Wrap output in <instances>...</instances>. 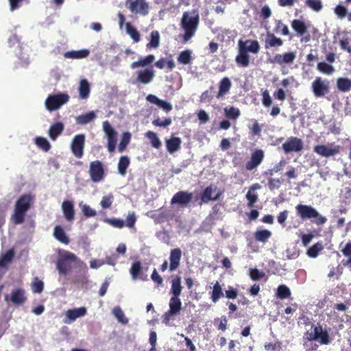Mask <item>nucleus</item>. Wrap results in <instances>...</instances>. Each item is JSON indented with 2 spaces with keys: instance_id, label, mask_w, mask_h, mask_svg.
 Returning <instances> with one entry per match:
<instances>
[{
  "instance_id": "aec40b11",
  "label": "nucleus",
  "mask_w": 351,
  "mask_h": 351,
  "mask_svg": "<svg viewBox=\"0 0 351 351\" xmlns=\"http://www.w3.org/2000/svg\"><path fill=\"white\" fill-rule=\"evenodd\" d=\"M5 299L6 301L10 300L15 305H21L27 300V298L25 295V290L21 288L13 290L10 298L9 295H6Z\"/></svg>"
},
{
  "instance_id": "423d86ee",
  "label": "nucleus",
  "mask_w": 351,
  "mask_h": 351,
  "mask_svg": "<svg viewBox=\"0 0 351 351\" xmlns=\"http://www.w3.org/2000/svg\"><path fill=\"white\" fill-rule=\"evenodd\" d=\"M76 260L77 256L69 251H64L61 253L56 263L57 269L59 273L64 275L67 274L71 269V263Z\"/></svg>"
},
{
  "instance_id": "5701e85b",
  "label": "nucleus",
  "mask_w": 351,
  "mask_h": 351,
  "mask_svg": "<svg viewBox=\"0 0 351 351\" xmlns=\"http://www.w3.org/2000/svg\"><path fill=\"white\" fill-rule=\"evenodd\" d=\"M62 210L66 221H72L75 219V209L73 202L64 200L62 204Z\"/></svg>"
},
{
  "instance_id": "8fccbe9b",
  "label": "nucleus",
  "mask_w": 351,
  "mask_h": 351,
  "mask_svg": "<svg viewBox=\"0 0 351 351\" xmlns=\"http://www.w3.org/2000/svg\"><path fill=\"white\" fill-rule=\"evenodd\" d=\"M274 32L276 33H281L283 36H288L289 30L287 25L284 24L280 20L276 21Z\"/></svg>"
},
{
  "instance_id": "37998d69",
  "label": "nucleus",
  "mask_w": 351,
  "mask_h": 351,
  "mask_svg": "<svg viewBox=\"0 0 351 351\" xmlns=\"http://www.w3.org/2000/svg\"><path fill=\"white\" fill-rule=\"evenodd\" d=\"M130 165V159L126 156H121L118 162L119 173L124 176L126 173V170Z\"/></svg>"
},
{
  "instance_id": "c03bdc74",
  "label": "nucleus",
  "mask_w": 351,
  "mask_h": 351,
  "mask_svg": "<svg viewBox=\"0 0 351 351\" xmlns=\"http://www.w3.org/2000/svg\"><path fill=\"white\" fill-rule=\"evenodd\" d=\"M160 44V34L158 31H152L150 34V41L147 44V49H156Z\"/></svg>"
},
{
  "instance_id": "4468645a",
  "label": "nucleus",
  "mask_w": 351,
  "mask_h": 351,
  "mask_svg": "<svg viewBox=\"0 0 351 351\" xmlns=\"http://www.w3.org/2000/svg\"><path fill=\"white\" fill-rule=\"evenodd\" d=\"M193 199L192 193L180 191L177 192L171 199V204H179L182 207H186Z\"/></svg>"
},
{
  "instance_id": "4c0bfd02",
  "label": "nucleus",
  "mask_w": 351,
  "mask_h": 351,
  "mask_svg": "<svg viewBox=\"0 0 351 351\" xmlns=\"http://www.w3.org/2000/svg\"><path fill=\"white\" fill-rule=\"evenodd\" d=\"M95 117V113L93 111H90L84 114L78 116L76 118V123L80 125H85L92 121Z\"/></svg>"
},
{
  "instance_id": "a211bd4d",
  "label": "nucleus",
  "mask_w": 351,
  "mask_h": 351,
  "mask_svg": "<svg viewBox=\"0 0 351 351\" xmlns=\"http://www.w3.org/2000/svg\"><path fill=\"white\" fill-rule=\"evenodd\" d=\"M155 72L152 69H145L136 72V83L148 84L154 78Z\"/></svg>"
},
{
  "instance_id": "052dcab7",
  "label": "nucleus",
  "mask_w": 351,
  "mask_h": 351,
  "mask_svg": "<svg viewBox=\"0 0 351 351\" xmlns=\"http://www.w3.org/2000/svg\"><path fill=\"white\" fill-rule=\"evenodd\" d=\"M81 209L83 215L86 217H93L97 215L96 210L92 208L89 205H82L81 206Z\"/></svg>"
},
{
  "instance_id": "0eeeda50",
  "label": "nucleus",
  "mask_w": 351,
  "mask_h": 351,
  "mask_svg": "<svg viewBox=\"0 0 351 351\" xmlns=\"http://www.w3.org/2000/svg\"><path fill=\"white\" fill-rule=\"evenodd\" d=\"M311 88L315 97H324L330 93V81L317 77L311 83Z\"/></svg>"
},
{
  "instance_id": "c756f323",
  "label": "nucleus",
  "mask_w": 351,
  "mask_h": 351,
  "mask_svg": "<svg viewBox=\"0 0 351 351\" xmlns=\"http://www.w3.org/2000/svg\"><path fill=\"white\" fill-rule=\"evenodd\" d=\"M182 141L179 137H171L166 141L167 151L170 154H173L180 149Z\"/></svg>"
},
{
  "instance_id": "dca6fc26",
  "label": "nucleus",
  "mask_w": 351,
  "mask_h": 351,
  "mask_svg": "<svg viewBox=\"0 0 351 351\" xmlns=\"http://www.w3.org/2000/svg\"><path fill=\"white\" fill-rule=\"evenodd\" d=\"M282 147L285 153L299 152L303 149V143L299 138L291 137L282 144Z\"/></svg>"
},
{
  "instance_id": "20e7f679",
  "label": "nucleus",
  "mask_w": 351,
  "mask_h": 351,
  "mask_svg": "<svg viewBox=\"0 0 351 351\" xmlns=\"http://www.w3.org/2000/svg\"><path fill=\"white\" fill-rule=\"evenodd\" d=\"M199 18L198 14L193 16L189 12H184L182 14L180 25L184 29V42L189 40L194 35L199 25Z\"/></svg>"
},
{
  "instance_id": "c85d7f7f",
  "label": "nucleus",
  "mask_w": 351,
  "mask_h": 351,
  "mask_svg": "<svg viewBox=\"0 0 351 351\" xmlns=\"http://www.w3.org/2000/svg\"><path fill=\"white\" fill-rule=\"evenodd\" d=\"M64 125L62 122H56L51 125L49 130V136L51 140L55 141L62 134Z\"/></svg>"
},
{
  "instance_id": "393cba45",
  "label": "nucleus",
  "mask_w": 351,
  "mask_h": 351,
  "mask_svg": "<svg viewBox=\"0 0 351 351\" xmlns=\"http://www.w3.org/2000/svg\"><path fill=\"white\" fill-rule=\"evenodd\" d=\"M232 86L230 80L228 77L222 78L219 83V90L216 97L220 99L229 93Z\"/></svg>"
},
{
  "instance_id": "f704fd0d",
  "label": "nucleus",
  "mask_w": 351,
  "mask_h": 351,
  "mask_svg": "<svg viewBox=\"0 0 351 351\" xmlns=\"http://www.w3.org/2000/svg\"><path fill=\"white\" fill-rule=\"evenodd\" d=\"M271 232L268 230H258L254 232V237L256 241L266 242L271 237Z\"/></svg>"
},
{
  "instance_id": "2eb2a0df",
  "label": "nucleus",
  "mask_w": 351,
  "mask_h": 351,
  "mask_svg": "<svg viewBox=\"0 0 351 351\" xmlns=\"http://www.w3.org/2000/svg\"><path fill=\"white\" fill-rule=\"evenodd\" d=\"M128 8L134 14L146 16L149 13V6L145 0H134L131 1Z\"/></svg>"
},
{
  "instance_id": "473e14b6",
  "label": "nucleus",
  "mask_w": 351,
  "mask_h": 351,
  "mask_svg": "<svg viewBox=\"0 0 351 351\" xmlns=\"http://www.w3.org/2000/svg\"><path fill=\"white\" fill-rule=\"evenodd\" d=\"M337 88L342 93H346L351 90V80L346 77H339L337 80Z\"/></svg>"
},
{
  "instance_id": "0e129e2a",
  "label": "nucleus",
  "mask_w": 351,
  "mask_h": 351,
  "mask_svg": "<svg viewBox=\"0 0 351 351\" xmlns=\"http://www.w3.org/2000/svg\"><path fill=\"white\" fill-rule=\"evenodd\" d=\"M136 221V217L134 212L129 213L127 217L126 221L125 222V226L132 228L134 227V225Z\"/></svg>"
},
{
  "instance_id": "2f4dec72",
  "label": "nucleus",
  "mask_w": 351,
  "mask_h": 351,
  "mask_svg": "<svg viewBox=\"0 0 351 351\" xmlns=\"http://www.w3.org/2000/svg\"><path fill=\"white\" fill-rule=\"evenodd\" d=\"M90 53L88 49H81L78 51H70L64 53V56L71 59H82L86 58Z\"/></svg>"
},
{
  "instance_id": "f8f14e48",
  "label": "nucleus",
  "mask_w": 351,
  "mask_h": 351,
  "mask_svg": "<svg viewBox=\"0 0 351 351\" xmlns=\"http://www.w3.org/2000/svg\"><path fill=\"white\" fill-rule=\"evenodd\" d=\"M85 145V135L83 134L75 135L71 144V149L73 154L77 158H81L84 155Z\"/></svg>"
},
{
  "instance_id": "de8ad7c7",
  "label": "nucleus",
  "mask_w": 351,
  "mask_h": 351,
  "mask_svg": "<svg viewBox=\"0 0 351 351\" xmlns=\"http://www.w3.org/2000/svg\"><path fill=\"white\" fill-rule=\"evenodd\" d=\"M112 313L120 323L123 324L128 323V319L125 316L123 311L119 306L114 307L112 310Z\"/></svg>"
},
{
  "instance_id": "ea45409f",
  "label": "nucleus",
  "mask_w": 351,
  "mask_h": 351,
  "mask_svg": "<svg viewBox=\"0 0 351 351\" xmlns=\"http://www.w3.org/2000/svg\"><path fill=\"white\" fill-rule=\"evenodd\" d=\"M155 66L160 69H162L167 66L168 69L171 71L175 68L176 64L173 59L167 60L165 58H162L155 62Z\"/></svg>"
},
{
  "instance_id": "cd10ccee",
  "label": "nucleus",
  "mask_w": 351,
  "mask_h": 351,
  "mask_svg": "<svg viewBox=\"0 0 351 351\" xmlns=\"http://www.w3.org/2000/svg\"><path fill=\"white\" fill-rule=\"evenodd\" d=\"M155 57L154 55L150 54L144 58H140L137 61L134 62L131 64L130 67L132 69H135L138 67H145L150 65L154 62Z\"/></svg>"
},
{
  "instance_id": "3c124183",
  "label": "nucleus",
  "mask_w": 351,
  "mask_h": 351,
  "mask_svg": "<svg viewBox=\"0 0 351 351\" xmlns=\"http://www.w3.org/2000/svg\"><path fill=\"white\" fill-rule=\"evenodd\" d=\"M291 293L288 287L285 285H279L277 289V297L281 300L289 298Z\"/></svg>"
},
{
  "instance_id": "39448f33",
  "label": "nucleus",
  "mask_w": 351,
  "mask_h": 351,
  "mask_svg": "<svg viewBox=\"0 0 351 351\" xmlns=\"http://www.w3.org/2000/svg\"><path fill=\"white\" fill-rule=\"evenodd\" d=\"M297 215L302 220H307L314 219L313 222L317 226L324 224L327 219L326 217L322 216L319 213L313 206L305 204H298L295 206Z\"/></svg>"
},
{
  "instance_id": "bf43d9fd",
  "label": "nucleus",
  "mask_w": 351,
  "mask_h": 351,
  "mask_svg": "<svg viewBox=\"0 0 351 351\" xmlns=\"http://www.w3.org/2000/svg\"><path fill=\"white\" fill-rule=\"evenodd\" d=\"M104 221L117 228H122L125 226V221L121 219L107 218L104 220Z\"/></svg>"
},
{
  "instance_id": "a18cd8bd",
  "label": "nucleus",
  "mask_w": 351,
  "mask_h": 351,
  "mask_svg": "<svg viewBox=\"0 0 351 351\" xmlns=\"http://www.w3.org/2000/svg\"><path fill=\"white\" fill-rule=\"evenodd\" d=\"M35 144L43 151L47 152L51 149V144L44 137L38 136L35 138Z\"/></svg>"
},
{
  "instance_id": "f03ea898",
  "label": "nucleus",
  "mask_w": 351,
  "mask_h": 351,
  "mask_svg": "<svg viewBox=\"0 0 351 351\" xmlns=\"http://www.w3.org/2000/svg\"><path fill=\"white\" fill-rule=\"evenodd\" d=\"M32 204V197L30 195L24 194L16 202L12 220L14 224H21L25 221L26 213L29 210Z\"/></svg>"
},
{
  "instance_id": "72a5a7b5",
  "label": "nucleus",
  "mask_w": 351,
  "mask_h": 351,
  "mask_svg": "<svg viewBox=\"0 0 351 351\" xmlns=\"http://www.w3.org/2000/svg\"><path fill=\"white\" fill-rule=\"evenodd\" d=\"M291 27L298 34L303 36L307 32V27L304 22L299 20L294 19L291 22Z\"/></svg>"
},
{
  "instance_id": "412c9836",
  "label": "nucleus",
  "mask_w": 351,
  "mask_h": 351,
  "mask_svg": "<svg viewBox=\"0 0 351 351\" xmlns=\"http://www.w3.org/2000/svg\"><path fill=\"white\" fill-rule=\"evenodd\" d=\"M87 313V310L85 307H80L77 308L69 309L66 311V319L64 320L65 324L71 323L76 319L83 317Z\"/></svg>"
},
{
  "instance_id": "e2e57ef3",
  "label": "nucleus",
  "mask_w": 351,
  "mask_h": 351,
  "mask_svg": "<svg viewBox=\"0 0 351 351\" xmlns=\"http://www.w3.org/2000/svg\"><path fill=\"white\" fill-rule=\"evenodd\" d=\"M171 118H165L164 120H161L160 118H157L152 121V124L158 127H167L171 124Z\"/></svg>"
},
{
  "instance_id": "09e8293b",
  "label": "nucleus",
  "mask_w": 351,
  "mask_h": 351,
  "mask_svg": "<svg viewBox=\"0 0 351 351\" xmlns=\"http://www.w3.org/2000/svg\"><path fill=\"white\" fill-rule=\"evenodd\" d=\"M305 4L309 8L315 12H319L323 9L322 0H306Z\"/></svg>"
},
{
  "instance_id": "6ab92c4d",
  "label": "nucleus",
  "mask_w": 351,
  "mask_h": 351,
  "mask_svg": "<svg viewBox=\"0 0 351 351\" xmlns=\"http://www.w3.org/2000/svg\"><path fill=\"white\" fill-rule=\"evenodd\" d=\"M217 188L214 184H210L206 187L201 194V200L203 203H208L210 201L217 200L221 195V192L218 191L215 196L213 194L217 191Z\"/></svg>"
},
{
  "instance_id": "79ce46f5",
  "label": "nucleus",
  "mask_w": 351,
  "mask_h": 351,
  "mask_svg": "<svg viewBox=\"0 0 351 351\" xmlns=\"http://www.w3.org/2000/svg\"><path fill=\"white\" fill-rule=\"evenodd\" d=\"M131 141V134L129 132H125L121 135V141L118 145L119 152H123Z\"/></svg>"
},
{
  "instance_id": "58836bf2",
  "label": "nucleus",
  "mask_w": 351,
  "mask_h": 351,
  "mask_svg": "<svg viewBox=\"0 0 351 351\" xmlns=\"http://www.w3.org/2000/svg\"><path fill=\"white\" fill-rule=\"evenodd\" d=\"M182 287L180 277H177L172 280L171 293L172 296L180 297L181 295Z\"/></svg>"
},
{
  "instance_id": "ddd939ff",
  "label": "nucleus",
  "mask_w": 351,
  "mask_h": 351,
  "mask_svg": "<svg viewBox=\"0 0 351 351\" xmlns=\"http://www.w3.org/2000/svg\"><path fill=\"white\" fill-rule=\"evenodd\" d=\"M295 58L296 53L295 51H289L284 53H277L272 58H269V61L272 64L283 66L285 64H291Z\"/></svg>"
},
{
  "instance_id": "9d476101",
  "label": "nucleus",
  "mask_w": 351,
  "mask_h": 351,
  "mask_svg": "<svg viewBox=\"0 0 351 351\" xmlns=\"http://www.w3.org/2000/svg\"><path fill=\"white\" fill-rule=\"evenodd\" d=\"M88 173L92 182L97 183L102 181L105 177V169L103 163L100 160L91 162Z\"/></svg>"
},
{
  "instance_id": "7c9ffc66",
  "label": "nucleus",
  "mask_w": 351,
  "mask_h": 351,
  "mask_svg": "<svg viewBox=\"0 0 351 351\" xmlns=\"http://www.w3.org/2000/svg\"><path fill=\"white\" fill-rule=\"evenodd\" d=\"M169 313L178 314L182 308V302L179 297L171 296L169 300Z\"/></svg>"
},
{
  "instance_id": "1a4fd4ad",
  "label": "nucleus",
  "mask_w": 351,
  "mask_h": 351,
  "mask_svg": "<svg viewBox=\"0 0 351 351\" xmlns=\"http://www.w3.org/2000/svg\"><path fill=\"white\" fill-rule=\"evenodd\" d=\"M103 131L105 133V136L107 138V149L110 153H112L115 151L116 145L117 142V132L112 127L110 123L108 121H105L102 123Z\"/></svg>"
},
{
  "instance_id": "a878e982",
  "label": "nucleus",
  "mask_w": 351,
  "mask_h": 351,
  "mask_svg": "<svg viewBox=\"0 0 351 351\" xmlns=\"http://www.w3.org/2000/svg\"><path fill=\"white\" fill-rule=\"evenodd\" d=\"M211 301L216 304L221 298L224 296L222 286L218 281L213 284L212 291L209 293Z\"/></svg>"
},
{
  "instance_id": "6e6552de",
  "label": "nucleus",
  "mask_w": 351,
  "mask_h": 351,
  "mask_svg": "<svg viewBox=\"0 0 351 351\" xmlns=\"http://www.w3.org/2000/svg\"><path fill=\"white\" fill-rule=\"evenodd\" d=\"M69 96L66 93H58L50 95L45 100V104L49 111H53L66 104L69 101Z\"/></svg>"
},
{
  "instance_id": "4be33fe9",
  "label": "nucleus",
  "mask_w": 351,
  "mask_h": 351,
  "mask_svg": "<svg viewBox=\"0 0 351 351\" xmlns=\"http://www.w3.org/2000/svg\"><path fill=\"white\" fill-rule=\"evenodd\" d=\"M181 257L182 250L180 248L177 247L171 250L169 256V270L171 271L176 270L180 267Z\"/></svg>"
},
{
  "instance_id": "864d4df0",
  "label": "nucleus",
  "mask_w": 351,
  "mask_h": 351,
  "mask_svg": "<svg viewBox=\"0 0 351 351\" xmlns=\"http://www.w3.org/2000/svg\"><path fill=\"white\" fill-rule=\"evenodd\" d=\"M322 250L323 246L322 243H317L308 249L306 254L311 258H315L318 256L319 252Z\"/></svg>"
},
{
  "instance_id": "9b49d317",
  "label": "nucleus",
  "mask_w": 351,
  "mask_h": 351,
  "mask_svg": "<svg viewBox=\"0 0 351 351\" xmlns=\"http://www.w3.org/2000/svg\"><path fill=\"white\" fill-rule=\"evenodd\" d=\"M314 152L320 156L329 158L334 156L340 152V146L336 145L334 143L325 145H317L313 148Z\"/></svg>"
},
{
  "instance_id": "bb28decb",
  "label": "nucleus",
  "mask_w": 351,
  "mask_h": 351,
  "mask_svg": "<svg viewBox=\"0 0 351 351\" xmlns=\"http://www.w3.org/2000/svg\"><path fill=\"white\" fill-rule=\"evenodd\" d=\"M53 235L56 240L63 244L68 245L70 242L69 237L61 226L57 225L54 227Z\"/></svg>"
},
{
  "instance_id": "338daca9",
  "label": "nucleus",
  "mask_w": 351,
  "mask_h": 351,
  "mask_svg": "<svg viewBox=\"0 0 351 351\" xmlns=\"http://www.w3.org/2000/svg\"><path fill=\"white\" fill-rule=\"evenodd\" d=\"M265 276V273L263 271H260L258 269H251L250 271V276L253 280H258Z\"/></svg>"
},
{
  "instance_id": "e433bc0d",
  "label": "nucleus",
  "mask_w": 351,
  "mask_h": 351,
  "mask_svg": "<svg viewBox=\"0 0 351 351\" xmlns=\"http://www.w3.org/2000/svg\"><path fill=\"white\" fill-rule=\"evenodd\" d=\"M90 85L86 80H82L80 83L79 92L81 99H87L90 94Z\"/></svg>"
},
{
  "instance_id": "603ef678",
  "label": "nucleus",
  "mask_w": 351,
  "mask_h": 351,
  "mask_svg": "<svg viewBox=\"0 0 351 351\" xmlns=\"http://www.w3.org/2000/svg\"><path fill=\"white\" fill-rule=\"evenodd\" d=\"M317 68L319 71L326 75H331L335 71V69L332 65L324 62H319Z\"/></svg>"
},
{
  "instance_id": "a19ab883",
  "label": "nucleus",
  "mask_w": 351,
  "mask_h": 351,
  "mask_svg": "<svg viewBox=\"0 0 351 351\" xmlns=\"http://www.w3.org/2000/svg\"><path fill=\"white\" fill-rule=\"evenodd\" d=\"M143 272V268L141 266V263L140 261H135L132 263L130 269V273L132 276L133 280H136L140 277L141 274Z\"/></svg>"
},
{
  "instance_id": "774afa93",
  "label": "nucleus",
  "mask_w": 351,
  "mask_h": 351,
  "mask_svg": "<svg viewBox=\"0 0 351 351\" xmlns=\"http://www.w3.org/2000/svg\"><path fill=\"white\" fill-rule=\"evenodd\" d=\"M339 45L342 50L351 53V44L349 38H346L339 40Z\"/></svg>"
},
{
  "instance_id": "680f3d73",
  "label": "nucleus",
  "mask_w": 351,
  "mask_h": 351,
  "mask_svg": "<svg viewBox=\"0 0 351 351\" xmlns=\"http://www.w3.org/2000/svg\"><path fill=\"white\" fill-rule=\"evenodd\" d=\"M32 291L34 293H40L44 289V283L38 278H35L34 282L32 285Z\"/></svg>"
},
{
  "instance_id": "6e6d98bb",
  "label": "nucleus",
  "mask_w": 351,
  "mask_h": 351,
  "mask_svg": "<svg viewBox=\"0 0 351 351\" xmlns=\"http://www.w3.org/2000/svg\"><path fill=\"white\" fill-rule=\"evenodd\" d=\"M145 136L150 140L151 143L154 147L159 148L161 146V142L155 132L152 131H148L146 132Z\"/></svg>"
},
{
  "instance_id": "49530a36",
  "label": "nucleus",
  "mask_w": 351,
  "mask_h": 351,
  "mask_svg": "<svg viewBox=\"0 0 351 351\" xmlns=\"http://www.w3.org/2000/svg\"><path fill=\"white\" fill-rule=\"evenodd\" d=\"M191 59V51L188 49L181 51L178 57V62L182 64H190Z\"/></svg>"
},
{
  "instance_id": "c9c22d12",
  "label": "nucleus",
  "mask_w": 351,
  "mask_h": 351,
  "mask_svg": "<svg viewBox=\"0 0 351 351\" xmlns=\"http://www.w3.org/2000/svg\"><path fill=\"white\" fill-rule=\"evenodd\" d=\"M127 34L130 36L134 43H138L141 40V35L138 30L130 23L125 24Z\"/></svg>"
},
{
  "instance_id": "4d7b16f0",
  "label": "nucleus",
  "mask_w": 351,
  "mask_h": 351,
  "mask_svg": "<svg viewBox=\"0 0 351 351\" xmlns=\"http://www.w3.org/2000/svg\"><path fill=\"white\" fill-rule=\"evenodd\" d=\"M225 115L229 119H236L240 115V110L233 106L224 109Z\"/></svg>"
},
{
  "instance_id": "13d9d810",
  "label": "nucleus",
  "mask_w": 351,
  "mask_h": 351,
  "mask_svg": "<svg viewBox=\"0 0 351 351\" xmlns=\"http://www.w3.org/2000/svg\"><path fill=\"white\" fill-rule=\"evenodd\" d=\"M247 199V206L252 208L254 206L255 203L258 201V195L249 190L245 195Z\"/></svg>"
},
{
  "instance_id": "f257e3e1",
  "label": "nucleus",
  "mask_w": 351,
  "mask_h": 351,
  "mask_svg": "<svg viewBox=\"0 0 351 351\" xmlns=\"http://www.w3.org/2000/svg\"><path fill=\"white\" fill-rule=\"evenodd\" d=\"M239 53L235 61L239 66L247 67L250 64V56L248 53L256 54L260 51V45L256 40L247 39L238 41Z\"/></svg>"
},
{
  "instance_id": "f3484780",
  "label": "nucleus",
  "mask_w": 351,
  "mask_h": 351,
  "mask_svg": "<svg viewBox=\"0 0 351 351\" xmlns=\"http://www.w3.org/2000/svg\"><path fill=\"white\" fill-rule=\"evenodd\" d=\"M264 157L265 154L263 149H256L252 152L250 160L246 162L245 169L248 171L254 169L263 162Z\"/></svg>"
},
{
  "instance_id": "b1692460",
  "label": "nucleus",
  "mask_w": 351,
  "mask_h": 351,
  "mask_svg": "<svg viewBox=\"0 0 351 351\" xmlns=\"http://www.w3.org/2000/svg\"><path fill=\"white\" fill-rule=\"evenodd\" d=\"M283 40L275 36L274 34L267 32L265 40V48L279 47L283 45Z\"/></svg>"
},
{
  "instance_id": "5fc2aeb1",
  "label": "nucleus",
  "mask_w": 351,
  "mask_h": 351,
  "mask_svg": "<svg viewBox=\"0 0 351 351\" xmlns=\"http://www.w3.org/2000/svg\"><path fill=\"white\" fill-rule=\"evenodd\" d=\"M114 201V195L112 193H109L107 195L102 197L100 202V206L103 209L110 208Z\"/></svg>"
},
{
  "instance_id": "69168bd1",
  "label": "nucleus",
  "mask_w": 351,
  "mask_h": 351,
  "mask_svg": "<svg viewBox=\"0 0 351 351\" xmlns=\"http://www.w3.org/2000/svg\"><path fill=\"white\" fill-rule=\"evenodd\" d=\"M224 295L228 299L234 300L238 296V290L232 286H229L228 289L225 291Z\"/></svg>"
},
{
  "instance_id": "7ed1b4c3",
  "label": "nucleus",
  "mask_w": 351,
  "mask_h": 351,
  "mask_svg": "<svg viewBox=\"0 0 351 351\" xmlns=\"http://www.w3.org/2000/svg\"><path fill=\"white\" fill-rule=\"evenodd\" d=\"M304 339L308 341H318L322 345H328L330 343L328 330L324 328L320 323H312L311 330L304 333Z\"/></svg>"
}]
</instances>
